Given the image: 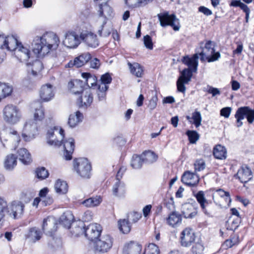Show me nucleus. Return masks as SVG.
Segmentation results:
<instances>
[{
	"label": "nucleus",
	"mask_w": 254,
	"mask_h": 254,
	"mask_svg": "<svg viewBox=\"0 0 254 254\" xmlns=\"http://www.w3.org/2000/svg\"><path fill=\"white\" fill-rule=\"evenodd\" d=\"M60 44L58 36L53 32H48L42 36H36L32 43V51L39 58L43 57L51 51L57 49Z\"/></svg>",
	"instance_id": "obj_1"
},
{
	"label": "nucleus",
	"mask_w": 254,
	"mask_h": 254,
	"mask_svg": "<svg viewBox=\"0 0 254 254\" xmlns=\"http://www.w3.org/2000/svg\"><path fill=\"white\" fill-rule=\"evenodd\" d=\"M201 51L198 50L197 53L200 56V60L204 62L206 60L210 63L216 61L220 57L219 52H215L214 50L215 43L211 41H207L204 47H202V43H201Z\"/></svg>",
	"instance_id": "obj_2"
},
{
	"label": "nucleus",
	"mask_w": 254,
	"mask_h": 254,
	"mask_svg": "<svg viewBox=\"0 0 254 254\" xmlns=\"http://www.w3.org/2000/svg\"><path fill=\"white\" fill-rule=\"evenodd\" d=\"M74 170L77 175L83 179H89L91 177V165L89 161L85 158L74 160Z\"/></svg>",
	"instance_id": "obj_3"
},
{
	"label": "nucleus",
	"mask_w": 254,
	"mask_h": 254,
	"mask_svg": "<svg viewBox=\"0 0 254 254\" xmlns=\"http://www.w3.org/2000/svg\"><path fill=\"white\" fill-rule=\"evenodd\" d=\"M3 115L4 121L10 125L16 124L21 118V113L19 109L12 104L7 105L4 108Z\"/></svg>",
	"instance_id": "obj_4"
},
{
	"label": "nucleus",
	"mask_w": 254,
	"mask_h": 254,
	"mask_svg": "<svg viewBox=\"0 0 254 254\" xmlns=\"http://www.w3.org/2000/svg\"><path fill=\"white\" fill-rule=\"evenodd\" d=\"M37 131V123L33 119H29L24 125L22 136L25 141H30L35 137Z\"/></svg>",
	"instance_id": "obj_5"
},
{
	"label": "nucleus",
	"mask_w": 254,
	"mask_h": 254,
	"mask_svg": "<svg viewBox=\"0 0 254 254\" xmlns=\"http://www.w3.org/2000/svg\"><path fill=\"white\" fill-rule=\"evenodd\" d=\"M158 17L162 26L170 25L175 31H178L180 29L179 20L175 14L170 15L168 12H166L163 14H158Z\"/></svg>",
	"instance_id": "obj_6"
},
{
	"label": "nucleus",
	"mask_w": 254,
	"mask_h": 254,
	"mask_svg": "<svg viewBox=\"0 0 254 254\" xmlns=\"http://www.w3.org/2000/svg\"><path fill=\"white\" fill-rule=\"evenodd\" d=\"M113 239L108 235H104L97 239L94 244L95 251L106 253L111 249L113 246Z\"/></svg>",
	"instance_id": "obj_7"
},
{
	"label": "nucleus",
	"mask_w": 254,
	"mask_h": 254,
	"mask_svg": "<svg viewBox=\"0 0 254 254\" xmlns=\"http://www.w3.org/2000/svg\"><path fill=\"white\" fill-rule=\"evenodd\" d=\"M64 130L58 127H54L48 130L47 134V143L49 145L54 146H60L62 144L60 140L57 139V135H59L61 139H63L64 137Z\"/></svg>",
	"instance_id": "obj_8"
},
{
	"label": "nucleus",
	"mask_w": 254,
	"mask_h": 254,
	"mask_svg": "<svg viewBox=\"0 0 254 254\" xmlns=\"http://www.w3.org/2000/svg\"><path fill=\"white\" fill-rule=\"evenodd\" d=\"M13 50L15 51L16 57L21 62H26L32 57V54L28 46L18 43L17 40V45Z\"/></svg>",
	"instance_id": "obj_9"
},
{
	"label": "nucleus",
	"mask_w": 254,
	"mask_h": 254,
	"mask_svg": "<svg viewBox=\"0 0 254 254\" xmlns=\"http://www.w3.org/2000/svg\"><path fill=\"white\" fill-rule=\"evenodd\" d=\"M195 235L190 228H185L181 234V244L183 247H189L194 242Z\"/></svg>",
	"instance_id": "obj_10"
},
{
	"label": "nucleus",
	"mask_w": 254,
	"mask_h": 254,
	"mask_svg": "<svg viewBox=\"0 0 254 254\" xmlns=\"http://www.w3.org/2000/svg\"><path fill=\"white\" fill-rule=\"evenodd\" d=\"M80 36H79L75 32H69L66 34L63 44L68 48L74 49L80 44Z\"/></svg>",
	"instance_id": "obj_11"
},
{
	"label": "nucleus",
	"mask_w": 254,
	"mask_h": 254,
	"mask_svg": "<svg viewBox=\"0 0 254 254\" xmlns=\"http://www.w3.org/2000/svg\"><path fill=\"white\" fill-rule=\"evenodd\" d=\"M91 59V56L89 53H84L80 56L76 57L74 60L70 61L68 63L65 65V67L76 68L80 67L87 63Z\"/></svg>",
	"instance_id": "obj_12"
},
{
	"label": "nucleus",
	"mask_w": 254,
	"mask_h": 254,
	"mask_svg": "<svg viewBox=\"0 0 254 254\" xmlns=\"http://www.w3.org/2000/svg\"><path fill=\"white\" fill-rule=\"evenodd\" d=\"M102 231L101 226L98 224H91L85 229V237L90 241L97 239Z\"/></svg>",
	"instance_id": "obj_13"
},
{
	"label": "nucleus",
	"mask_w": 254,
	"mask_h": 254,
	"mask_svg": "<svg viewBox=\"0 0 254 254\" xmlns=\"http://www.w3.org/2000/svg\"><path fill=\"white\" fill-rule=\"evenodd\" d=\"M16 45L17 39L14 37L0 35V48L1 49L13 51Z\"/></svg>",
	"instance_id": "obj_14"
},
{
	"label": "nucleus",
	"mask_w": 254,
	"mask_h": 254,
	"mask_svg": "<svg viewBox=\"0 0 254 254\" xmlns=\"http://www.w3.org/2000/svg\"><path fill=\"white\" fill-rule=\"evenodd\" d=\"M57 224L55 219L51 217H48L43 220L42 230L47 235L52 237L53 234L57 231Z\"/></svg>",
	"instance_id": "obj_15"
},
{
	"label": "nucleus",
	"mask_w": 254,
	"mask_h": 254,
	"mask_svg": "<svg viewBox=\"0 0 254 254\" xmlns=\"http://www.w3.org/2000/svg\"><path fill=\"white\" fill-rule=\"evenodd\" d=\"M98 13L100 17H103V24H106L107 19L113 16V11L112 7L107 4V2L101 3L99 5Z\"/></svg>",
	"instance_id": "obj_16"
},
{
	"label": "nucleus",
	"mask_w": 254,
	"mask_h": 254,
	"mask_svg": "<svg viewBox=\"0 0 254 254\" xmlns=\"http://www.w3.org/2000/svg\"><path fill=\"white\" fill-rule=\"evenodd\" d=\"M39 95L43 102L52 100L55 95L53 86L49 84L43 85L39 91Z\"/></svg>",
	"instance_id": "obj_17"
},
{
	"label": "nucleus",
	"mask_w": 254,
	"mask_h": 254,
	"mask_svg": "<svg viewBox=\"0 0 254 254\" xmlns=\"http://www.w3.org/2000/svg\"><path fill=\"white\" fill-rule=\"evenodd\" d=\"M81 39L89 47L96 48L99 45V41L96 34L85 31L80 34Z\"/></svg>",
	"instance_id": "obj_18"
},
{
	"label": "nucleus",
	"mask_w": 254,
	"mask_h": 254,
	"mask_svg": "<svg viewBox=\"0 0 254 254\" xmlns=\"http://www.w3.org/2000/svg\"><path fill=\"white\" fill-rule=\"evenodd\" d=\"M80 97L77 99V103L80 107H87L93 102V97L90 88L84 89L81 93Z\"/></svg>",
	"instance_id": "obj_19"
},
{
	"label": "nucleus",
	"mask_w": 254,
	"mask_h": 254,
	"mask_svg": "<svg viewBox=\"0 0 254 254\" xmlns=\"http://www.w3.org/2000/svg\"><path fill=\"white\" fill-rule=\"evenodd\" d=\"M24 205L20 201H12L9 206L8 212L14 219L20 217L23 213Z\"/></svg>",
	"instance_id": "obj_20"
},
{
	"label": "nucleus",
	"mask_w": 254,
	"mask_h": 254,
	"mask_svg": "<svg viewBox=\"0 0 254 254\" xmlns=\"http://www.w3.org/2000/svg\"><path fill=\"white\" fill-rule=\"evenodd\" d=\"M182 181L188 186L193 187L199 183V178L195 173L186 171L182 177Z\"/></svg>",
	"instance_id": "obj_21"
},
{
	"label": "nucleus",
	"mask_w": 254,
	"mask_h": 254,
	"mask_svg": "<svg viewBox=\"0 0 254 254\" xmlns=\"http://www.w3.org/2000/svg\"><path fill=\"white\" fill-rule=\"evenodd\" d=\"M142 246L138 243L130 241L125 244L123 254H140Z\"/></svg>",
	"instance_id": "obj_22"
},
{
	"label": "nucleus",
	"mask_w": 254,
	"mask_h": 254,
	"mask_svg": "<svg viewBox=\"0 0 254 254\" xmlns=\"http://www.w3.org/2000/svg\"><path fill=\"white\" fill-rule=\"evenodd\" d=\"M70 228V232L74 237L84 235L85 233V225L82 221H76L72 223Z\"/></svg>",
	"instance_id": "obj_23"
},
{
	"label": "nucleus",
	"mask_w": 254,
	"mask_h": 254,
	"mask_svg": "<svg viewBox=\"0 0 254 254\" xmlns=\"http://www.w3.org/2000/svg\"><path fill=\"white\" fill-rule=\"evenodd\" d=\"M26 65L28 73L33 76L38 75L43 68L42 63L38 60H36L32 63H27Z\"/></svg>",
	"instance_id": "obj_24"
},
{
	"label": "nucleus",
	"mask_w": 254,
	"mask_h": 254,
	"mask_svg": "<svg viewBox=\"0 0 254 254\" xmlns=\"http://www.w3.org/2000/svg\"><path fill=\"white\" fill-rule=\"evenodd\" d=\"M182 213L186 218H192L197 214V208L192 204L185 203L182 206Z\"/></svg>",
	"instance_id": "obj_25"
},
{
	"label": "nucleus",
	"mask_w": 254,
	"mask_h": 254,
	"mask_svg": "<svg viewBox=\"0 0 254 254\" xmlns=\"http://www.w3.org/2000/svg\"><path fill=\"white\" fill-rule=\"evenodd\" d=\"M64 148V156L65 159L69 160L72 158V154L74 149V141L72 138H69L63 142Z\"/></svg>",
	"instance_id": "obj_26"
},
{
	"label": "nucleus",
	"mask_w": 254,
	"mask_h": 254,
	"mask_svg": "<svg viewBox=\"0 0 254 254\" xmlns=\"http://www.w3.org/2000/svg\"><path fill=\"white\" fill-rule=\"evenodd\" d=\"M245 117L247 118L249 123L252 124L254 121V111L248 107L239 108V121L243 119ZM242 124V122H239V126Z\"/></svg>",
	"instance_id": "obj_27"
},
{
	"label": "nucleus",
	"mask_w": 254,
	"mask_h": 254,
	"mask_svg": "<svg viewBox=\"0 0 254 254\" xmlns=\"http://www.w3.org/2000/svg\"><path fill=\"white\" fill-rule=\"evenodd\" d=\"M84 83L83 81L75 79L68 82V87L70 92L74 94H81L84 90Z\"/></svg>",
	"instance_id": "obj_28"
},
{
	"label": "nucleus",
	"mask_w": 254,
	"mask_h": 254,
	"mask_svg": "<svg viewBox=\"0 0 254 254\" xmlns=\"http://www.w3.org/2000/svg\"><path fill=\"white\" fill-rule=\"evenodd\" d=\"M198 54L196 53L192 57H184L182 62L189 66V68L192 71H195L198 65Z\"/></svg>",
	"instance_id": "obj_29"
},
{
	"label": "nucleus",
	"mask_w": 254,
	"mask_h": 254,
	"mask_svg": "<svg viewBox=\"0 0 254 254\" xmlns=\"http://www.w3.org/2000/svg\"><path fill=\"white\" fill-rule=\"evenodd\" d=\"M32 107L35 109L33 114L34 121H42L45 118L44 109L41 103L35 102L32 104Z\"/></svg>",
	"instance_id": "obj_30"
},
{
	"label": "nucleus",
	"mask_w": 254,
	"mask_h": 254,
	"mask_svg": "<svg viewBox=\"0 0 254 254\" xmlns=\"http://www.w3.org/2000/svg\"><path fill=\"white\" fill-rule=\"evenodd\" d=\"M17 156L19 161L24 165H28L32 162L31 154L24 148H21L17 151Z\"/></svg>",
	"instance_id": "obj_31"
},
{
	"label": "nucleus",
	"mask_w": 254,
	"mask_h": 254,
	"mask_svg": "<svg viewBox=\"0 0 254 254\" xmlns=\"http://www.w3.org/2000/svg\"><path fill=\"white\" fill-rule=\"evenodd\" d=\"M42 235L41 232L38 228L33 227L29 229L27 233L25 234V237L32 242L35 243L41 239Z\"/></svg>",
	"instance_id": "obj_32"
},
{
	"label": "nucleus",
	"mask_w": 254,
	"mask_h": 254,
	"mask_svg": "<svg viewBox=\"0 0 254 254\" xmlns=\"http://www.w3.org/2000/svg\"><path fill=\"white\" fill-rule=\"evenodd\" d=\"M74 216L70 211H66L60 217V223L64 227L69 228L73 222Z\"/></svg>",
	"instance_id": "obj_33"
},
{
	"label": "nucleus",
	"mask_w": 254,
	"mask_h": 254,
	"mask_svg": "<svg viewBox=\"0 0 254 254\" xmlns=\"http://www.w3.org/2000/svg\"><path fill=\"white\" fill-rule=\"evenodd\" d=\"M83 118L82 114L79 111H77L74 114L69 115L68 124L71 127H74L80 122H82Z\"/></svg>",
	"instance_id": "obj_34"
},
{
	"label": "nucleus",
	"mask_w": 254,
	"mask_h": 254,
	"mask_svg": "<svg viewBox=\"0 0 254 254\" xmlns=\"http://www.w3.org/2000/svg\"><path fill=\"white\" fill-rule=\"evenodd\" d=\"M17 165V157L13 154L6 156L4 161V167L6 170H12Z\"/></svg>",
	"instance_id": "obj_35"
},
{
	"label": "nucleus",
	"mask_w": 254,
	"mask_h": 254,
	"mask_svg": "<svg viewBox=\"0 0 254 254\" xmlns=\"http://www.w3.org/2000/svg\"><path fill=\"white\" fill-rule=\"evenodd\" d=\"M166 221L168 225L172 227H175L181 223L182 217L179 213L173 212L167 218Z\"/></svg>",
	"instance_id": "obj_36"
},
{
	"label": "nucleus",
	"mask_w": 254,
	"mask_h": 254,
	"mask_svg": "<svg viewBox=\"0 0 254 254\" xmlns=\"http://www.w3.org/2000/svg\"><path fill=\"white\" fill-rule=\"evenodd\" d=\"M102 201V198L100 195L92 197L82 202V204L87 207H93L98 206Z\"/></svg>",
	"instance_id": "obj_37"
},
{
	"label": "nucleus",
	"mask_w": 254,
	"mask_h": 254,
	"mask_svg": "<svg viewBox=\"0 0 254 254\" xmlns=\"http://www.w3.org/2000/svg\"><path fill=\"white\" fill-rule=\"evenodd\" d=\"M81 76L85 79L84 83H86L89 87L97 85V79L94 75L88 72H83L81 74Z\"/></svg>",
	"instance_id": "obj_38"
},
{
	"label": "nucleus",
	"mask_w": 254,
	"mask_h": 254,
	"mask_svg": "<svg viewBox=\"0 0 254 254\" xmlns=\"http://www.w3.org/2000/svg\"><path fill=\"white\" fill-rule=\"evenodd\" d=\"M128 67L130 69V72L137 77L142 76L143 73V70L142 66L138 63H134L131 64L128 63Z\"/></svg>",
	"instance_id": "obj_39"
},
{
	"label": "nucleus",
	"mask_w": 254,
	"mask_h": 254,
	"mask_svg": "<svg viewBox=\"0 0 254 254\" xmlns=\"http://www.w3.org/2000/svg\"><path fill=\"white\" fill-rule=\"evenodd\" d=\"M55 189L59 194H65L67 192L68 186L66 182L58 180L55 184Z\"/></svg>",
	"instance_id": "obj_40"
},
{
	"label": "nucleus",
	"mask_w": 254,
	"mask_h": 254,
	"mask_svg": "<svg viewBox=\"0 0 254 254\" xmlns=\"http://www.w3.org/2000/svg\"><path fill=\"white\" fill-rule=\"evenodd\" d=\"M227 151L225 148L221 145H217L213 149V155L218 159H223L226 158Z\"/></svg>",
	"instance_id": "obj_41"
},
{
	"label": "nucleus",
	"mask_w": 254,
	"mask_h": 254,
	"mask_svg": "<svg viewBox=\"0 0 254 254\" xmlns=\"http://www.w3.org/2000/svg\"><path fill=\"white\" fill-rule=\"evenodd\" d=\"M12 91V86L0 82V101L9 96Z\"/></svg>",
	"instance_id": "obj_42"
},
{
	"label": "nucleus",
	"mask_w": 254,
	"mask_h": 254,
	"mask_svg": "<svg viewBox=\"0 0 254 254\" xmlns=\"http://www.w3.org/2000/svg\"><path fill=\"white\" fill-rule=\"evenodd\" d=\"M7 203L6 200L0 198V225H1L4 221L5 213L8 212Z\"/></svg>",
	"instance_id": "obj_43"
},
{
	"label": "nucleus",
	"mask_w": 254,
	"mask_h": 254,
	"mask_svg": "<svg viewBox=\"0 0 254 254\" xmlns=\"http://www.w3.org/2000/svg\"><path fill=\"white\" fill-rule=\"evenodd\" d=\"M143 162L147 163H152L157 159V156L151 151H146L141 155Z\"/></svg>",
	"instance_id": "obj_44"
},
{
	"label": "nucleus",
	"mask_w": 254,
	"mask_h": 254,
	"mask_svg": "<svg viewBox=\"0 0 254 254\" xmlns=\"http://www.w3.org/2000/svg\"><path fill=\"white\" fill-rule=\"evenodd\" d=\"M118 226L120 231L123 234L128 233L131 230V225L128 220L120 219L118 221Z\"/></svg>",
	"instance_id": "obj_45"
},
{
	"label": "nucleus",
	"mask_w": 254,
	"mask_h": 254,
	"mask_svg": "<svg viewBox=\"0 0 254 254\" xmlns=\"http://www.w3.org/2000/svg\"><path fill=\"white\" fill-rule=\"evenodd\" d=\"M125 192V184L120 182L119 180H117V182L114 185L113 188V192L115 195L121 196L124 194Z\"/></svg>",
	"instance_id": "obj_46"
},
{
	"label": "nucleus",
	"mask_w": 254,
	"mask_h": 254,
	"mask_svg": "<svg viewBox=\"0 0 254 254\" xmlns=\"http://www.w3.org/2000/svg\"><path fill=\"white\" fill-rule=\"evenodd\" d=\"M242 169V177L241 181L242 182L246 183L250 180L253 177L252 172L251 169L246 165H243Z\"/></svg>",
	"instance_id": "obj_47"
},
{
	"label": "nucleus",
	"mask_w": 254,
	"mask_h": 254,
	"mask_svg": "<svg viewBox=\"0 0 254 254\" xmlns=\"http://www.w3.org/2000/svg\"><path fill=\"white\" fill-rule=\"evenodd\" d=\"M144 162L141 155H133L131 161L130 165L135 169H140Z\"/></svg>",
	"instance_id": "obj_48"
},
{
	"label": "nucleus",
	"mask_w": 254,
	"mask_h": 254,
	"mask_svg": "<svg viewBox=\"0 0 254 254\" xmlns=\"http://www.w3.org/2000/svg\"><path fill=\"white\" fill-rule=\"evenodd\" d=\"M227 229L228 230L235 231L238 227V218L230 217L226 224Z\"/></svg>",
	"instance_id": "obj_49"
},
{
	"label": "nucleus",
	"mask_w": 254,
	"mask_h": 254,
	"mask_svg": "<svg viewBox=\"0 0 254 254\" xmlns=\"http://www.w3.org/2000/svg\"><path fill=\"white\" fill-rule=\"evenodd\" d=\"M109 86L104 85H98L97 95L99 101L105 100L106 97V91L108 89Z\"/></svg>",
	"instance_id": "obj_50"
},
{
	"label": "nucleus",
	"mask_w": 254,
	"mask_h": 254,
	"mask_svg": "<svg viewBox=\"0 0 254 254\" xmlns=\"http://www.w3.org/2000/svg\"><path fill=\"white\" fill-rule=\"evenodd\" d=\"M160 251L157 245L149 244L144 250L143 254H159Z\"/></svg>",
	"instance_id": "obj_51"
},
{
	"label": "nucleus",
	"mask_w": 254,
	"mask_h": 254,
	"mask_svg": "<svg viewBox=\"0 0 254 254\" xmlns=\"http://www.w3.org/2000/svg\"><path fill=\"white\" fill-rule=\"evenodd\" d=\"M204 250V246L201 241L194 243L193 245L191 252L192 254H202Z\"/></svg>",
	"instance_id": "obj_52"
},
{
	"label": "nucleus",
	"mask_w": 254,
	"mask_h": 254,
	"mask_svg": "<svg viewBox=\"0 0 254 254\" xmlns=\"http://www.w3.org/2000/svg\"><path fill=\"white\" fill-rule=\"evenodd\" d=\"M192 71L190 68H186L182 72L181 76L179 78L184 80L185 83H189L192 76Z\"/></svg>",
	"instance_id": "obj_53"
},
{
	"label": "nucleus",
	"mask_w": 254,
	"mask_h": 254,
	"mask_svg": "<svg viewBox=\"0 0 254 254\" xmlns=\"http://www.w3.org/2000/svg\"><path fill=\"white\" fill-rule=\"evenodd\" d=\"M36 174L37 178L41 180L45 179L49 176L48 171L43 167L38 168L36 170Z\"/></svg>",
	"instance_id": "obj_54"
},
{
	"label": "nucleus",
	"mask_w": 254,
	"mask_h": 254,
	"mask_svg": "<svg viewBox=\"0 0 254 254\" xmlns=\"http://www.w3.org/2000/svg\"><path fill=\"white\" fill-rule=\"evenodd\" d=\"M112 78L109 73H106L102 75L99 82L98 85H104L109 86L108 85L112 82Z\"/></svg>",
	"instance_id": "obj_55"
},
{
	"label": "nucleus",
	"mask_w": 254,
	"mask_h": 254,
	"mask_svg": "<svg viewBox=\"0 0 254 254\" xmlns=\"http://www.w3.org/2000/svg\"><path fill=\"white\" fill-rule=\"evenodd\" d=\"M197 201L199 203L200 207H203L205 204H208V202L204 196L203 191H199L195 195Z\"/></svg>",
	"instance_id": "obj_56"
},
{
	"label": "nucleus",
	"mask_w": 254,
	"mask_h": 254,
	"mask_svg": "<svg viewBox=\"0 0 254 254\" xmlns=\"http://www.w3.org/2000/svg\"><path fill=\"white\" fill-rule=\"evenodd\" d=\"M192 119L193 121V124L197 128L201 125L202 118L201 114L199 112L195 111L192 114Z\"/></svg>",
	"instance_id": "obj_57"
},
{
	"label": "nucleus",
	"mask_w": 254,
	"mask_h": 254,
	"mask_svg": "<svg viewBox=\"0 0 254 254\" xmlns=\"http://www.w3.org/2000/svg\"><path fill=\"white\" fill-rule=\"evenodd\" d=\"M186 134L188 136L190 142L191 143H195L199 137L198 133L194 130H188Z\"/></svg>",
	"instance_id": "obj_58"
},
{
	"label": "nucleus",
	"mask_w": 254,
	"mask_h": 254,
	"mask_svg": "<svg viewBox=\"0 0 254 254\" xmlns=\"http://www.w3.org/2000/svg\"><path fill=\"white\" fill-rule=\"evenodd\" d=\"M9 134L10 135L11 140L14 142V145H18L20 141V136L18 132L14 129H11L9 132Z\"/></svg>",
	"instance_id": "obj_59"
},
{
	"label": "nucleus",
	"mask_w": 254,
	"mask_h": 254,
	"mask_svg": "<svg viewBox=\"0 0 254 254\" xmlns=\"http://www.w3.org/2000/svg\"><path fill=\"white\" fill-rule=\"evenodd\" d=\"M195 172L201 171L204 169L205 167V164L202 159L197 160L194 164Z\"/></svg>",
	"instance_id": "obj_60"
},
{
	"label": "nucleus",
	"mask_w": 254,
	"mask_h": 254,
	"mask_svg": "<svg viewBox=\"0 0 254 254\" xmlns=\"http://www.w3.org/2000/svg\"><path fill=\"white\" fill-rule=\"evenodd\" d=\"M105 24H102L101 26L100 29H99L97 32L98 34L100 36H103L105 37H108L111 33V29L110 28H106L104 29V25Z\"/></svg>",
	"instance_id": "obj_61"
},
{
	"label": "nucleus",
	"mask_w": 254,
	"mask_h": 254,
	"mask_svg": "<svg viewBox=\"0 0 254 254\" xmlns=\"http://www.w3.org/2000/svg\"><path fill=\"white\" fill-rule=\"evenodd\" d=\"M143 42L146 48L152 50L153 49V43L151 37L148 35L144 36Z\"/></svg>",
	"instance_id": "obj_62"
},
{
	"label": "nucleus",
	"mask_w": 254,
	"mask_h": 254,
	"mask_svg": "<svg viewBox=\"0 0 254 254\" xmlns=\"http://www.w3.org/2000/svg\"><path fill=\"white\" fill-rule=\"evenodd\" d=\"M226 194H228V192L225 191L221 189H218L213 194V199L215 201V198L216 199L218 196L222 199Z\"/></svg>",
	"instance_id": "obj_63"
},
{
	"label": "nucleus",
	"mask_w": 254,
	"mask_h": 254,
	"mask_svg": "<svg viewBox=\"0 0 254 254\" xmlns=\"http://www.w3.org/2000/svg\"><path fill=\"white\" fill-rule=\"evenodd\" d=\"M187 83H185L184 80L178 78L177 81V86L178 90L179 92L184 93L186 90V88L185 86V84Z\"/></svg>",
	"instance_id": "obj_64"
}]
</instances>
